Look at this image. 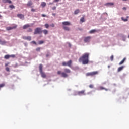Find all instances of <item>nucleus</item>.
<instances>
[{
    "mask_svg": "<svg viewBox=\"0 0 129 129\" xmlns=\"http://www.w3.org/2000/svg\"><path fill=\"white\" fill-rule=\"evenodd\" d=\"M79 62H82L83 65L88 64L89 62V53H84L79 59Z\"/></svg>",
    "mask_w": 129,
    "mask_h": 129,
    "instance_id": "nucleus-1",
    "label": "nucleus"
},
{
    "mask_svg": "<svg viewBox=\"0 0 129 129\" xmlns=\"http://www.w3.org/2000/svg\"><path fill=\"white\" fill-rule=\"evenodd\" d=\"M64 72H62L61 71H57L58 75H61V77H64L66 78V77H68V74L67 73H71V71L69 69L65 68L64 69Z\"/></svg>",
    "mask_w": 129,
    "mask_h": 129,
    "instance_id": "nucleus-2",
    "label": "nucleus"
},
{
    "mask_svg": "<svg viewBox=\"0 0 129 129\" xmlns=\"http://www.w3.org/2000/svg\"><path fill=\"white\" fill-rule=\"evenodd\" d=\"M39 72L41 75V77L42 78H46V74L43 72V65L42 64H40L39 66Z\"/></svg>",
    "mask_w": 129,
    "mask_h": 129,
    "instance_id": "nucleus-3",
    "label": "nucleus"
},
{
    "mask_svg": "<svg viewBox=\"0 0 129 129\" xmlns=\"http://www.w3.org/2000/svg\"><path fill=\"white\" fill-rule=\"evenodd\" d=\"M42 34V28L37 27L34 30V35Z\"/></svg>",
    "mask_w": 129,
    "mask_h": 129,
    "instance_id": "nucleus-4",
    "label": "nucleus"
},
{
    "mask_svg": "<svg viewBox=\"0 0 129 129\" xmlns=\"http://www.w3.org/2000/svg\"><path fill=\"white\" fill-rule=\"evenodd\" d=\"M98 74V71L92 72L90 73H87L86 75V76H94V75H96Z\"/></svg>",
    "mask_w": 129,
    "mask_h": 129,
    "instance_id": "nucleus-5",
    "label": "nucleus"
},
{
    "mask_svg": "<svg viewBox=\"0 0 129 129\" xmlns=\"http://www.w3.org/2000/svg\"><path fill=\"white\" fill-rule=\"evenodd\" d=\"M91 39V37L88 36L84 38V41L85 43H89V42H90V40Z\"/></svg>",
    "mask_w": 129,
    "mask_h": 129,
    "instance_id": "nucleus-6",
    "label": "nucleus"
},
{
    "mask_svg": "<svg viewBox=\"0 0 129 129\" xmlns=\"http://www.w3.org/2000/svg\"><path fill=\"white\" fill-rule=\"evenodd\" d=\"M27 7H30V8H33V7H34L33 6V2L31 0L28 1L27 4Z\"/></svg>",
    "mask_w": 129,
    "mask_h": 129,
    "instance_id": "nucleus-7",
    "label": "nucleus"
},
{
    "mask_svg": "<svg viewBox=\"0 0 129 129\" xmlns=\"http://www.w3.org/2000/svg\"><path fill=\"white\" fill-rule=\"evenodd\" d=\"M23 40H27V41H31L32 37L31 36H23Z\"/></svg>",
    "mask_w": 129,
    "mask_h": 129,
    "instance_id": "nucleus-8",
    "label": "nucleus"
},
{
    "mask_svg": "<svg viewBox=\"0 0 129 129\" xmlns=\"http://www.w3.org/2000/svg\"><path fill=\"white\" fill-rule=\"evenodd\" d=\"M62 24L63 26H70L71 25V23L69 21L63 22Z\"/></svg>",
    "mask_w": 129,
    "mask_h": 129,
    "instance_id": "nucleus-9",
    "label": "nucleus"
},
{
    "mask_svg": "<svg viewBox=\"0 0 129 129\" xmlns=\"http://www.w3.org/2000/svg\"><path fill=\"white\" fill-rule=\"evenodd\" d=\"M78 95H85V90H82L78 92Z\"/></svg>",
    "mask_w": 129,
    "mask_h": 129,
    "instance_id": "nucleus-10",
    "label": "nucleus"
},
{
    "mask_svg": "<svg viewBox=\"0 0 129 129\" xmlns=\"http://www.w3.org/2000/svg\"><path fill=\"white\" fill-rule=\"evenodd\" d=\"M6 29H7V31H10L11 30H14V29H17V25H15L13 27H7Z\"/></svg>",
    "mask_w": 129,
    "mask_h": 129,
    "instance_id": "nucleus-11",
    "label": "nucleus"
},
{
    "mask_svg": "<svg viewBox=\"0 0 129 129\" xmlns=\"http://www.w3.org/2000/svg\"><path fill=\"white\" fill-rule=\"evenodd\" d=\"M30 27H31V25L27 24L23 26V30H26V29H28V28H30Z\"/></svg>",
    "mask_w": 129,
    "mask_h": 129,
    "instance_id": "nucleus-12",
    "label": "nucleus"
},
{
    "mask_svg": "<svg viewBox=\"0 0 129 129\" xmlns=\"http://www.w3.org/2000/svg\"><path fill=\"white\" fill-rule=\"evenodd\" d=\"M18 18H19V19H21V20H24L25 18V16L23 14H17Z\"/></svg>",
    "mask_w": 129,
    "mask_h": 129,
    "instance_id": "nucleus-13",
    "label": "nucleus"
},
{
    "mask_svg": "<svg viewBox=\"0 0 129 129\" xmlns=\"http://www.w3.org/2000/svg\"><path fill=\"white\" fill-rule=\"evenodd\" d=\"M2 2L3 3H4V4H7V3L11 4L12 3V1L11 0H2Z\"/></svg>",
    "mask_w": 129,
    "mask_h": 129,
    "instance_id": "nucleus-14",
    "label": "nucleus"
},
{
    "mask_svg": "<svg viewBox=\"0 0 129 129\" xmlns=\"http://www.w3.org/2000/svg\"><path fill=\"white\" fill-rule=\"evenodd\" d=\"M63 29L64 30V31H70V28L66 26H63Z\"/></svg>",
    "mask_w": 129,
    "mask_h": 129,
    "instance_id": "nucleus-15",
    "label": "nucleus"
},
{
    "mask_svg": "<svg viewBox=\"0 0 129 129\" xmlns=\"http://www.w3.org/2000/svg\"><path fill=\"white\" fill-rule=\"evenodd\" d=\"M125 60H126V58L125 57L119 63V65H122V64L124 63Z\"/></svg>",
    "mask_w": 129,
    "mask_h": 129,
    "instance_id": "nucleus-16",
    "label": "nucleus"
},
{
    "mask_svg": "<svg viewBox=\"0 0 129 129\" xmlns=\"http://www.w3.org/2000/svg\"><path fill=\"white\" fill-rule=\"evenodd\" d=\"M42 33H43V34H44L45 35H48L49 32L48 31V30L44 29L43 30H42Z\"/></svg>",
    "mask_w": 129,
    "mask_h": 129,
    "instance_id": "nucleus-17",
    "label": "nucleus"
},
{
    "mask_svg": "<svg viewBox=\"0 0 129 129\" xmlns=\"http://www.w3.org/2000/svg\"><path fill=\"white\" fill-rule=\"evenodd\" d=\"M72 64V60H70L69 61L67 62V66L69 67H71V64Z\"/></svg>",
    "mask_w": 129,
    "mask_h": 129,
    "instance_id": "nucleus-18",
    "label": "nucleus"
},
{
    "mask_svg": "<svg viewBox=\"0 0 129 129\" xmlns=\"http://www.w3.org/2000/svg\"><path fill=\"white\" fill-rule=\"evenodd\" d=\"M123 68H124V66H123L119 67L118 68V72H120V71H121V70H122V69H123Z\"/></svg>",
    "mask_w": 129,
    "mask_h": 129,
    "instance_id": "nucleus-19",
    "label": "nucleus"
},
{
    "mask_svg": "<svg viewBox=\"0 0 129 129\" xmlns=\"http://www.w3.org/2000/svg\"><path fill=\"white\" fill-rule=\"evenodd\" d=\"M97 32V31L95 29L91 30L89 31L90 34H94V33H95Z\"/></svg>",
    "mask_w": 129,
    "mask_h": 129,
    "instance_id": "nucleus-20",
    "label": "nucleus"
},
{
    "mask_svg": "<svg viewBox=\"0 0 129 129\" xmlns=\"http://www.w3.org/2000/svg\"><path fill=\"white\" fill-rule=\"evenodd\" d=\"M10 55L9 54L6 55L4 56V59H6V60H8V59H10Z\"/></svg>",
    "mask_w": 129,
    "mask_h": 129,
    "instance_id": "nucleus-21",
    "label": "nucleus"
},
{
    "mask_svg": "<svg viewBox=\"0 0 129 129\" xmlns=\"http://www.w3.org/2000/svg\"><path fill=\"white\" fill-rule=\"evenodd\" d=\"M46 4L45 3V2H42L41 6L42 8H45V7H46Z\"/></svg>",
    "mask_w": 129,
    "mask_h": 129,
    "instance_id": "nucleus-22",
    "label": "nucleus"
},
{
    "mask_svg": "<svg viewBox=\"0 0 129 129\" xmlns=\"http://www.w3.org/2000/svg\"><path fill=\"white\" fill-rule=\"evenodd\" d=\"M114 5V3H107L106 4V6H113Z\"/></svg>",
    "mask_w": 129,
    "mask_h": 129,
    "instance_id": "nucleus-23",
    "label": "nucleus"
},
{
    "mask_svg": "<svg viewBox=\"0 0 129 129\" xmlns=\"http://www.w3.org/2000/svg\"><path fill=\"white\" fill-rule=\"evenodd\" d=\"M80 12V11L79 10V9H77L74 12V14L75 15H77V14H79V13Z\"/></svg>",
    "mask_w": 129,
    "mask_h": 129,
    "instance_id": "nucleus-24",
    "label": "nucleus"
},
{
    "mask_svg": "<svg viewBox=\"0 0 129 129\" xmlns=\"http://www.w3.org/2000/svg\"><path fill=\"white\" fill-rule=\"evenodd\" d=\"M99 89L100 90H103V89H104V90H105L106 91H108V89H106V88H104L103 87H100Z\"/></svg>",
    "mask_w": 129,
    "mask_h": 129,
    "instance_id": "nucleus-25",
    "label": "nucleus"
},
{
    "mask_svg": "<svg viewBox=\"0 0 129 129\" xmlns=\"http://www.w3.org/2000/svg\"><path fill=\"white\" fill-rule=\"evenodd\" d=\"M44 26H45V27L46 28V29H48V28H49V27L50 26L49 25V24L46 23V24L44 25Z\"/></svg>",
    "mask_w": 129,
    "mask_h": 129,
    "instance_id": "nucleus-26",
    "label": "nucleus"
},
{
    "mask_svg": "<svg viewBox=\"0 0 129 129\" xmlns=\"http://www.w3.org/2000/svg\"><path fill=\"white\" fill-rule=\"evenodd\" d=\"M121 20L122 21H123L124 22H127L128 21L127 18L124 19V18H123V17H121Z\"/></svg>",
    "mask_w": 129,
    "mask_h": 129,
    "instance_id": "nucleus-27",
    "label": "nucleus"
},
{
    "mask_svg": "<svg viewBox=\"0 0 129 129\" xmlns=\"http://www.w3.org/2000/svg\"><path fill=\"white\" fill-rule=\"evenodd\" d=\"M27 32L28 33H30V32H33V29H32V28H29L28 29V30H27Z\"/></svg>",
    "mask_w": 129,
    "mask_h": 129,
    "instance_id": "nucleus-28",
    "label": "nucleus"
},
{
    "mask_svg": "<svg viewBox=\"0 0 129 129\" xmlns=\"http://www.w3.org/2000/svg\"><path fill=\"white\" fill-rule=\"evenodd\" d=\"M5 44H7V42L6 41H1L0 45H5Z\"/></svg>",
    "mask_w": 129,
    "mask_h": 129,
    "instance_id": "nucleus-29",
    "label": "nucleus"
},
{
    "mask_svg": "<svg viewBox=\"0 0 129 129\" xmlns=\"http://www.w3.org/2000/svg\"><path fill=\"white\" fill-rule=\"evenodd\" d=\"M80 22H82V23H83L85 21V20H84V17H82L80 19Z\"/></svg>",
    "mask_w": 129,
    "mask_h": 129,
    "instance_id": "nucleus-30",
    "label": "nucleus"
},
{
    "mask_svg": "<svg viewBox=\"0 0 129 129\" xmlns=\"http://www.w3.org/2000/svg\"><path fill=\"white\" fill-rule=\"evenodd\" d=\"M44 41L41 40V41H39L38 44L39 45H42V44H44Z\"/></svg>",
    "mask_w": 129,
    "mask_h": 129,
    "instance_id": "nucleus-31",
    "label": "nucleus"
},
{
    "mask_svg": "<svg viewBox=\"0 0 129 129\" xmlns=\"http://www.w3.org/2000/svg\"><path fill=\"white\" fill-rule=\"evenodd\" d=\"M62 66H67V62L64 61L62 63Z\"/></svg>",
    "mask_w": 129,
    "mask_h": 129,
    "instance_id": "nucleus-32",
    "label": "nucleus"
},
{
    "mask_svg": "<svg viewBox=\"0 0 129 129\" xmlns=\"http://www.w3.org/2000/svg\"><path fill=\"white\" fill-rule=\"evenodd\" d=\"M10 58H15L16 57V55H15V54H12L10 55Z\"/></svg>",
    "mask_w": 129,
    "mask_h": 129,
    "instance_id": "nucleus-33",
    "label": "nucleus"
},
{
    "mask_svg": "<svg viewBox=\"0 0 129 129\" xmlns=\"http://www.w3.org/2000/svg\"><path fill=\"white\" fill-rule=\"evenodd\" d=\"M41 50V48L38 47L36 49V51H37V52H40V50Z\"/></svg>",
    "mask_w": 129,
    "mask_h": 129,
    "instance_id": "nucleus-34",
    "label": "nucleus"
},
{
    "mask_svg": "<svg viewBox=\"0 0 129 129\" xmlns=\"http://www.w3.org/2000/svg\"><path fill=\"white\" fill-rule=\"evenodd\" d=\"M9 8H10L11 9H15V6L14 5H10L9 6Z\"/></svg>",
    "mask_w": 129,
    "mask_h": 129,
    "instance_id": "nucleus-35",
    "label": "nucleus"
},
{
    "mask_svg": "<svg viewBox=\"0 0 129 129\" xmlns=\"http://www.w3.org/2000/svg\"><path fill=\"white\" fill-rule=\"evenodd\" d=\"M6 71H7L8 72H10V68H9V67H6Z\"/></svg>",
    "mask_w": 129,
    "mask_h": 129,
    "instance_id": "nucleus-36",
    "label": "nucleus"
},
{
    "mask_svg": "<svg viewBox=\"0 0 129 129\" xmlns=\"http://www.w3.org/2000/svg\"><path fill=\"white\" fill-rule=\"evenodd\" d=\"M31 44H34V45H37V42L35 41H33L31 42Z\"/></svg>",
    "mask_w": 129,
    "mask_h": 129,
    "instance_id": "nucleus-37",
    "label": "nucleus"
},
{
    "mask_svg": "<svg viewBox=\"0 0 129 129\" xmlns=\"http://www.w3.org/2000/svg\"><path fill=\"white\" fill-rule=\"evenodd\" d=\"M4 86H5V84H0V89L2 88V87H4Z\"/></svg>",
    "mask_w": 129,
    "mask_h": 129,
    "instance_id": "nucleus-38",
    "label": "nucleus"
},
{
    "mask_svg": "<svg viewBox=\"0 0 129 129\" xmlns=\"http://www.w3.org/2000/svg\"><path fill=\"white\" fill-rule=\"evenodd\" d=\"M50 27H52V28H54L55 27V24L54 23H52L50 25Z\"/></svg>",
    "mask_w": 129,
    "mask_h": 129,
    "instance_id": "nucleus-39",
    "label": "nucleus"
},
{
    "mask_svg": "<svg viewBox=\"0 0 129 129\" xmlns=\"http://www.w3.org/2000/svg\"><path fill=\"white\" fill-rule=\"evenodd\" d=\"M110 59L111 61H113V55H111V56L110 57Z\"/></svg>",
    "mask_w": 129,
    "mask_h": 129,
    "instance_id": "nucleus-40",
    "label": "nucleus"
},
{
    "mask_svg": "<svg viewBox=\"0 0 129 129\" xmlns=\"http://www.w3.org/2000/svg\"><path fill=\"white\" fill-rule=\"evenodd\" d=\"M89 87H90V88H93V85H90L89 86Z\"/></svg>",
    "mask_w": 129,
    "mask_h": 129,
    "instance_id": "nucleus-41",
    "label": "nucleus"
},
{
    "mask_svg": "<svg viewBox=\"0 0 129 129\" xmlns=\"http://www.w3.org/2000/svg\"><path fill=\"white\" fill-rule=\"evenodd\" d=\"M56 8H57L55 6H54V7L52 8V10H53V11H54V10H56Z\"/></svg>",
    "mask_w": 129,
    "mask_h": 129,
    "instance_id": "nucleus-42",
    "label": "nucleus"
},
{
    "mask_svg": "<svg viewBox=\"0 0 129 129\" xmlns=\"http://www.w3.org/2000/svg\"><path fill=\"white\" fill-rule=\"evenodd\" d=\"M59 1H60V0H54L53 2L54 3H58V2H59Z\"/></svg>",
    "mask_w": 129,
    "mask_h": 129,
    "instance_id": "nucleus-43",
    "label": "nucleus"
},
{
    "mask_svg": "<svg viewBox=\"0 0 129 129\" xmlns=\"http://www.w3.org/2000/svg\"><path fill=\"white\" fill-rule=\"evenodd\" d=\"M9 64H10V62L5 63V67H7V66H9Z\"/></svg>",
    "mask_w": 129,
    "mask_h": 129,
    "instance_id": "nucleus-44",
    "label": "nucleus"
},
{
    "mask_svg": "<svg viewBox=\"0 0 129 129\" xmlns=\"http://www.w3.org/2000/svg\"><path fill=\"white\" fill-rule=\"evenodd\" d=\"M36 10L34 9H31V12H35Z\"/></svg>",
    "mask_w": 129,
    "mask_h": 129,
    "instance_id": "nucleus-45",
    "label": "nucleus"
},
{
    "mask_svg": "<svg viewBox=\"0 0 129 129\" xmlns=\"http://www.w3.org/2000/svg\"><path fill=\"white\" fill-rule=\"evenodd\" d=\"M52 16H53L54 17L56 16V13H52Z\"/></svg>",
    "mask_w": 129,
    "mask_h": 129,
    "instance_id": "nucleus-46",
    "label": "nucleus"
},
{
    "mask_svg": "<svg viewBox=\"0 0 129 129\" xmlns=\"http://www.w3.org/2000/svg\"><path fill=\"white\" fill-rule=\"evenodd\" d=\"M42 17H46V15L45 14H42Z\"/></svg>",
    "mask_w": 129,
    "mask_h": 129,
    "instance_id": "nucleus-47",
    "label": "nucleus"
},
{
    "mask_svg": "<svg viewBox=\"0 0 129 129\" xmlns=\"http://www.w3.org/2000/svg\"><path fill=\"white\" fill-rule=\"evenodd\" d=\"M123 10H126V7H123Z\"/></svg>",
    "mask_w": 129,
    "mask_h": 129,
    "instance_id": "nucleus-48",
    "label": "nucleus"
},
{
    "mask_svg": "<svg viewBox=\"0 0 129 129\" xmlns=\"http://www.w3.org/2000/svg\"><path fill=\"white\" fill-rule=\"evenodd\" d=\"M49 5H53V3H49Z\"/></svg>",
    "mask_w": 129,
    "mask_h": 129,
    "instance_id": "nucleus-49",
    "label": "nucleus"
},
{
    "mask_svg": "<svg viewBox=\"0 0 129 129\" xmlns=\"http://www.w3.org/2000/svg\"><path fill=\"white\" fill-rule=\"evenodd\" d=\"M2 41L0 39V44L2 43Z\"/></svg>",
    "mask_w": 129,
    "mask_h": 129,
    "instance_id": "nucleus-50",
    "label": "nucleus"
},
{
    "mask_svg": "<svg viewBox=\"0 0 129 129\" xmlns=\"http://www.w3.org/2000/svg\"><path fill=\"white\" fill-rule=\"evenodd\" d=\"M0 18H2V16L0 15Z\"/></svg>",
    "mask_w": 129,
    "mask_h": 129,
    "instance_id": "nucleus-51",
    "label": "nucleus"
},
{
    "mask_svg": "<svg viewBox=\"0 0 129 129\" xmlns=\"http://www.w3.org/2000/svg\"><path fill=\"white\" fill-rule=\"evenodd\" d=\"M127 19H128V16L127 17Z\"/></svg>",
    "mask_w": 129,
    "mask_h": 129,
    "instance_id": "nucleus-52",
    "label": "nucleus"
},
{
    "mask_svg": "<svg viewBox=\"0 0 129 129\" xmlns=\"http://www.w3.org/2000/svg\"><path fill=\"white\" fill-rule=\"evenodd\" d=\"M123 1H127V0H123Z\"/></svg>",
    "mask_w": 129,
    "mask_h": 129,
    "instance_id": "nucleus-53",
    "label": "nucleus"
}]
</instances>
